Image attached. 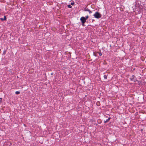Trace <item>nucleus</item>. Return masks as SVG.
<instances>
[{"label":"nucleus","instance_id":"nucleus-1","mask_svg":"<svg viewBox=\"0 0 146 146\" xmlns=\"http://www.w3.org/2000/svg\"><path fill=\"white\" fill-rule=\"evenodd\" d=\"M94 16L97 19H98L101 17L102 15L98 12H96L94 15Z\"/></svg>","mask_w":146,"mask_h":146},{"label":"nucleus","instance_id":"nucleus-2","mask_svg":"<svg viewBox=\"0 0 146 146\" xmlns=\"http://www.w3.org/2000/svg\"><path fill=\"white\" fill-rule=\"evenodd\" d=\"M80 20L83 24H84L86 22V19L84 17H81L80 18Z\"/></svg>","mask_w":146,"mask_h":146},{"label":"nucleus","instance_id":"nucleus-3","mask_svg":"<svg viewBox=\"0 0 146 146\" xmlns=\"http://www.w3.org/2000/svg\"><path fill=\"white\" fill-rule=\"evenodd\" d=\"M0 19L1 21H5L6 19V17L5 16H4V19L2 18H0Z\"/></svg>","mask_w":146,"mask_h":146},{"label":"nucleus","instance_id":"nucleus-4","mask_svg":"<svg viewBox=\"0 0 146 146\" xmlns=\"http://www.w3.org/2000/svg\"><path fill=\"white\" fill-rule=\"evenodd\" d=\"M20 93V92L19 91H16L15 92V94H19Z\"/></svg>","mask_w":146,"mask_h":146},{"label":"nucleus","instance_id":"nucleus-5","mask_svg":"<svg viewBox=\"0 0 146 146\" xmlns=\"http://www.w3.org/2000/svg\"><path fill=\"white\" fill-rule=\"evenodd\" d=\"M134 76H132V78H130V79H131V80H134Z\"/></svg>","mask_w":146,"mask_h":146},{"label":"nucleus","instance_id":"nucleus-6","mask_svg":"<svg viewBox=\"0 0 146 146\" xmlns=\"http://www.w3.org/2000/svg\"><path fill=\"white\" fill-rule=\"evenodd\" d=\"M104 78L105 79H106L107 78V76L106 75H104Z\"/></svg>","mask_w":146,"mask_h":146},{"label":"nucleus","instance_id":"nucleus-7","mask_svg":"<svg viewBox=\"0 0 146 146\" xmlns=\"http://www.w3.org/2000/svg\"><path fill=\"white\" fill-rule=\"evenodd\" d=\"M68 8H71L72 7V6L70 5H68Z\"/></svg>","mask_w":146,"mask_h":146},{"label":"nucleus","instance_id":"nucleus-8","mask_svg":"<svg viewBox=\"0 0 146 146\" xmlns=\"http://www.w3.org/2000/svg\"><path fill=\"white\" fill-rule=\"evenodd\" d=\"M109 121V119H107L106 121H104V122L107 123V122H108Z\"/></svg>","mask_w":146,"mask_h":146},{"label":"nucleus","instance_id":"nucleus-9","mask_svg":"<svg viewBox=\"0 0 146 146\" xmlns=\"http://www.w3.org/2000/svg\"><path fill=\"white\" fill-rule=\"evenodd\" d=\"M87 11L89 12L90 13H92V11H91L89 9H88Z\"/></svg>","mask_w":146,"mask_h":146},{"label":"nucleus","instance_id":"nucleus-10","mask_svg":"<svg viewBox=\"0 0 146 146\" xmlns=\"http://www.w3.org/2000/svg\"><path fill=\"white\" fill-rule=\"evenodd\" d=\"M99 54L100 56H102V54L101 52H100L99 53Z\"/></svg>","mask_w":146,"mask_h":146},{"label":"nucleus","instance_id":"nucleus-11","mask_svg":"<svg viewBox=\"0 0 146 146\" xmlns=\"http://www.w3.org/2000/svg\"><path fill=\"white\" fill-rule=\"evenodd\" d=\"M88 18V16H86V18H85L86 19V20Z\"/></svg>","mask_w":146,"mask_h":146},{"label":"nucleus","instance_id":"nucleus-12","mask_svg":"<svg viewBox=\"0 0 146 146\" xmlns=\"http://www.w3.org/2000/svg\"><path fill=\"white\" fill-rule=\"evenodd\" d=\"M74 3H71V5H74Z\"/></svg>","mask_w":146,"mask_h":146},{"label":"nucleus","instance_id":"nucleus-13","mask_svg":"<svg viewBox=\"0 0 146 146\" xmlns=\"http://www.w3.org/2000/svg\"><path fill=\"white\" fill-rule=\"evenodd\" d=\"M1 102H2V98H0V104L1 103Z\"/></svg>","mask_w":146,"mask_h":146},{"label":"nucleus","instance_id":"nucleus-14","mask_svg":"<svg viewBox=\"0 0 146 146\" xmlns=\"http://www.w3.org/2000/svg\"><path fill=\"white\" fill-rule=\"evenodd\" d=\"M110 117H109V118H108V119H109V120H110Z\"/></svg>","mask_w":146,"mask_h":146}]
</instances>
